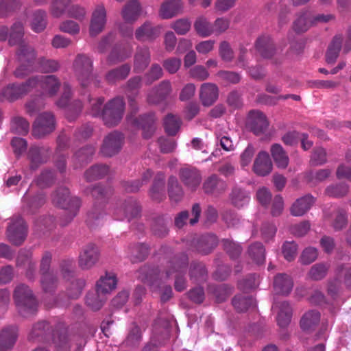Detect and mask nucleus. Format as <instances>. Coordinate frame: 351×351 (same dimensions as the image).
I'll list each match as a JSON object with an SVG mask.
<instances>
[{"label":"nucleus","mask_w":351,"mask_h":351,"mask_svg":"<svg viewBox=\"0 0 351 351\" xmlns=\"http://www.w3.org/2000/svg\"><path fill=\"white\" fill-rule=\"evenodd\" d=\"M33 88L40 90L43 97H52L58 90L60 82L54 75L32 77L25 84L8 86L5 90L4 97L14 100L31 91Z\"/></svg>","instance_id":"1"},{"label":"nucleus","mask_w":351,"mask_h":351,"mask_svg":"<svg viewBox=\"0 0 351 351\" xmlns=\"http://www.w3.org/2000/svg\"><path fill=\"white\" fill-rule=\"evenodd\" d=\"M53 202L65 210H69V215L66 221L61 222L62 226H65L70 222L76 215L77 212L80 206V201L76 197H70L69 191L66 188H61L53 195Z\"/></svg>","instance_id":"2"},{"label":"nucleus","mask_w":351,"mask_h":351,"mask_svg":"<svg viewBox=\"0 0 351 351\" xmlns=\"http://www.w3.org/2000/svg\"><path fill=\"white\" fill-rule=\"evenodd\" d=\"M124 108L125 103L121 97H116L109 101L101 113L105 125L108 127L117 125L123 117Z\"/></svg>","instance_id":"3"},{"label":"nucleus","mask_w":351,"mask_h":351,"mask_svg":"<svg viewBox=\"0 0 351 351\" xmlns=\"http://www.w3.org/2000/svg\"><path fill=\"white\" fill-rule=\"evenodd\" d=\"M44 0H36L38 3H41ZM71 0H55L51 8V12L53 16L60 17L66 14L67 16L81 20L86 14L84 8L79 6H69Z\"/></svg>","instance_id":"4"},{"label":"nucleus","mask_w":351,"mask_h":351,"mask_svg":"<svg viewBox=\"0 0 351 351\" xmlns=\"http://www.w3.org/2000/svg\"><path fill=\"white\" fill-rule=\"evenodd\" d=\"M74 71L80 85L86 87L93 80L92 60L86 56L78 55L74 62Z\"/></svg>","instance_id":"5"},{"label":"nucleus","mask_w":351,"mask_h":351,"mask_svg":"<svg viewBox=\"0 0 351 351\" xmlns=\"http://www.w3.org/2000/svg\"><path fill=\"white\" fill-rule=\"evenodd\" d=\"M14 298L20 311L33 313L37 306V302L33 297L32 293L27 286L19 285L16 287Z\"/></svg>","instance_id":"6"},{"label":"nucleus","mask_w":351,"mask_h":351,"mask_svg":"<svg viewBox=\"0 0 351 351\" xmlns=\"http://www.w3.org/2000/svg\"><path fill=\"white\" fill-rule=\"evenodd\" d=\"M333 19L330 14H317L312 16L309 12L300 15L293 23V29L298 32L306 31L311 25L319 23H326Z\"/></svg>","instance_id":"7"},{"label":"nucleus","mask_w":351,"mask_h":351,"mask_svg":"<svg viewBox=\"0 0 351 351\" xmlns=\"http://www.w3.org/2000/svg\"><path fill=\"white\" fill-rule=\"evenodd\" d=\"M130 106L132 109L131 113L127 117V121L134 126L141 128L143 130V136L148 138L151 136L154 131V123L155 122V117L154 114L141 117L139 120L134 118L133 113L135 112L134 104L132 100L130 101Z\"/></svg>","instance_id":"8"},{"label":"nucleus","mask_w":351,"mask_h":351,"mask_svg":"<svg viewBox=\"0 0 351 351\" xmlns=\"http://www.w3.org/2000/svg\"><path fill=\"white\" fill-rule=\"evenodd\" d=\"M99 249L93 243L86 245L79 256V266L83 269H89L99 261Z\"/></svg>","instance_id":"9"},{"label":"nucleus","mask_w":351,"mask_h":351,"mask_svg":"<svg viewBox=\"0 0 351 351\" xmlns=\"http://www.w3.org/2000/svg\"><path fill=\"white\" fill-rule=\"evenodd\" d=\"M27 235V226L23 219L19 217L13 218L8 228V237L14 245H21Z\"/></svg>","instance_id":"10"},{"label":"nucleus","mask_w":351,"mask_h":351,"mask_svg":"<svg viewBox=\"0 0 351 351\" xmlns=\"http://www.w3.org/2000/svg\"><path fill=\"white\" fill-rule=\"evenodd\" d=\"M55 128L54 117L51 113L41 114L36 120L33 127V134L40 138Z\"/></svg>","instance_id":"11"},{"label":"nucleus","mask_w":351,"mask_h":351,"mask_svg":"<svg viewBox=\"0 0 351 351\" xmlns=\"http://www.w3.org/2000/svg\"><path fill=\"white\" fill-rule=\"evenodd\" d=\"M123 142V135L118 132L109 134L104 139L101 152L104 156H112L121 149Z\"/></svg>","instance_id":"12"},{"label":"nucleus","mask_w":351,"mask_h":351,"mask_svg":"<svg viewBox=\"0 0 351 351\" xmlns=\"http://www.w3.org/2000/svg\"><path fill=\"white\" fill-rule=\"evenodd\" d=\"M51 261V255L49 253H45L41 260V285L45 291H51L56 285L53 273L49 271Z\"/></svg>","instance_id":"13"},{"label":"nucleus","mask_w":351,"mask_h":351,"mask_svg":"<svg viewBox=\"0 0 351 351\" xmlns=\"http://www.w3.org/2000/svg\"><path fill=\"white\" fill-rule=\"evenodd\" d=\"M273 165L269 155L265 151H261L256 155L252 170L258 176H266L272 171Z\"/></svg>","instance_id":"14"},{"label":"nucleus","mask_w":351,"mask_h":351,"mask_svg":"<svg viewBox=\"0 0 351 351\" xmlns=\"http://www.w3.org/2000/svg\"><path fill=\"white\" fill-rule=\"evenodd\" d=\"M248 125L256 135H260L266 131L269 123L263 112L253 110L248 115Z\"/></svg>","instance_id":"15"},{"label":"nucleus","mask_w":351,"mask_h":351,"mask_svg":"<svg viewBox=\"0 0 351 351\" xmlns=\"http://www.w3.org/2000/svg\"><path fill=\"white\" fill-rule=\"evenodd\" d=\"M106 22V12L101 5L97 6L93 12L90 33L95 36L100 33L104 28Z\"/></svg>","instance_id":"16"},{"label":"nucleus","mask_w":351,"mask_h":351,"mask_svg":"<svg viewBox=\"0 0 351 351\" xmlns=\"http://www.w3.org/2000/svg\"><path fill=\"white\" fill-rule=\"evenodd\" d=\"M272 311L277 313V322L280 327H285L289 324L291 308L287 302H275L272 306Z\"/></svg>","instance_id":"17"},{"label":"nucleus","mask_w":351,"mask_h":351,"mask_svg":"<svg viewBox=\"0 0 351 351\" xmlns=\"http://www.w3.org/2000/svg\"><path fill=\"white\" fill-rule=\"evenodd\" d=\"M180 176L186 186L191 191H195L201 182L200 173L195 169L184 168L180 171Z\"/></svg>","instance_id":"18"},{"label":"nucleus","mask_w":351,"mask_h":351,"mask_svg":"<svg viewBox=\"0 0 351 351\" xmlns=\"http://www.w3.org/2000/svg\"><path fill=\"white\" fill-rule=\"evenodd\" d=\"M217 86L212 83H204L200 88V99L204 106H211L218 98Z\"/></svg>","instance_id":"19"},{"label":"nucleus","mask_w":351,"mask_h":351,"mask_svg":"<svg viewBox=\"0 0 351 351\" xmlns=\"http://www.w3.org/2000/svg\"><path fill=\"white\" fill-rule=\"evenodd\" d=\"M315 200L310 195L298 199L291 206L290 211L293 216H302L306 213L314 204Z\"/></svg>","instance_id":"20"},{"label":"nucleus","mask_w":351,"mask_h":351,"mask_svg":"<svg viewBox=\"0 0 351 351\" xmlns=\"http://www.w3.org/2000/svg\"><path fill=\"white\" fill-rule=\"evenodd\" d=\"M141 8L137 1H129L123 8L121 16L123 19L127 23H132L140 16Z\"/></svg>","instance_id":"21"},{"label":"nucleus","mask_w":351,"mask_h":351,"mask_svg":"<svg viewBox=\"0 0 351 351\" xmlns=\"http://www.w3.org/2000/svg\"><path fill=\"white\" fill-rule=\"evenodd\" d=\"M117 278L113 274L106 273L97 281L96 288L99 294L106 295L116 288Z\"/></svg>","instance_id":"22"},{"label":"nucleus","mask_w":351,"mask_h":351,"mask_svg":"<svg viewBox=\"0 0 351 351\" xmlns=\"http://www.w3.org/2000/svg\"><path fill=\"white\" fill-rule=\"evenodd\" d=\"M182 8L180 0H167L160 7V16L163 19H168L176 16Z\"/></svg>","instance_id":"23"},{"label":"nucleus","mask_w":351,"mask_h":351,"mask_svg":"<svg viewBox=\"0 0 351 351\" xmlns=\"http://www.w3.org/2000/svg\"><path fill=\"white\" fill-rule=\"evenodd\" d=\"M17 337V330L15 327H9L0 333V351H7L14 344Z\"/></svg>","instance_id":"24"},{"label":"nucleus","mask_w":351,"mask_h":351,"mask_svg":"<svg viewBox=\"0 0 351 351\" xmlns=\"http://www.w3.org/2000/svg\"><path fill=\"white\" fill-rule=\"evenodd\" d=\"M140 213V207L135 202H131L124 205V206L116 209L114 215L117 219L123 220L131 219L136 217Z\"/></svg>","instance_id":"25"},{"label":"nucleus","mask_w":351,"mask_h":351,"mask_svg":"<svg viewBox=\"0 0 351 351\" xmlns=\"http://www.w3.org/2000/svg\"><path fill=\"white\" fill-rule=\"evenodd\" d=\"M161 28L159 26L153 27L149 23H145L136 32V38L139 40H149L160 35Z\"/></svg>","instance_id":"26"},{"label":"nucleus","mask_w":351,"mask_h":351,"mask_svg":"<svg viewBox=\"0 0 351 351\" xmlns=\"http://www.w3.org/2000/svg\"><path fill=\"white\" fill-rule=\"evenodd\" d=\"M274 287L278 293L287 295L293 288L292 279L287 275L278 274L274 278Z\"/></svg>","instance_id":"27"},{"label":"nucleus","mask_w":351,"mask_h":351,"mask_svg":"<svg viewBox=\"0 0 351 351\" xmlns=\"http://www.w3.org/2000/svg\"><path fill=\"white\" fill-rule=\"evenodd\" d=\"M171 91V85L169 81L162 82L159 86L153 90L148 95L147 100L149 103L156 104L169 95Z\"/></svg>","instance_id":"28"},{"label":"nucleus","mask_w":351,"mask_h":351,"mask_svg":"<svg viewBox=\"0 0 351 351\" xmlns=\"http://www.w3.org/2000/svg\"><path fill=\"white\" fill-rule=\"evenodd\" d=\"M256 49L265 58L271 57L274 53V44L269 36H263L256 43Z\"/></svg>","instance_id":"29"},{"label":"nucleus","mask_w":351,"mask_h":351,"mask_svg":"<svg viewBox=\"0 0 351 351\" xmlns=\"http://www.w3.org/2000/svg\"><path fill=\"white\" fill-rule=\"evenodd\" d=\"M31 168L36 169L39 165L47 161L48 150L43 147H33L29 152Z\"/></svg>","instance_id":"30"},{"label":"nucleus","mask_w":351,"mask_h":351,"mask_svg":"<svg viewBox=\"0 0 351 351\" xmlns=\"http://www.w3.org/2000/svg\"><path fill=\"white\" fill-rule=\"evenodd\" d=\"M271 154L278 168L285 169L289 165V157L280 145L274 144L271 147Z\"/></svg>","instance_id":"31"},{"label":"nucleus","mask_w":351,"mask_h":351,"mask_svg":"<svg viewBox=\"0 0 351 351\" xmlns=\"http://www.w3.org/2000/svg\"><path fill=\"white\" fill-rule=\"evenodd\" d=\"M203 188L206 193L218 194L226 189V184L215 176H212L205 181Z\"/></svg>","instance_id":"32"},{"label":"nucleus","mask_w":351,"mask_h":351,"mask_svg":"<svg viewBox=\"0 0 351 351\" xmlns=\"http://www.w3.org/2000/svg\"><path fill=\"white\" fill-rule=\"evenodd\" d=\"M320 314L315 311L306 313L300 320V327L304 331L308 332L312 330L319 322Z\"/></svg>","instance_id":"33"},{"label":"nucleus","mask_w":351,"mask_h":351,"mask_svg":"<svg viewBox=\"0 0 351 351\" xmlns=\"http://www.w3.org/2000/svg\"><path fill=\"white\" fill-rule=\"evenodd\" d=\"M194 28L197 34L202 37H208L214 34L213 25L204 16H199L196 19Z\"/></svg>","instance_id":"34"},{"label":"nucleus","mask_w":351,"mask_h":351,"mask_svg":"<svg viewBox=\"0 0 351 351\" xmlns=\"http://www.w3.org/2000/svg\"><path fill=\"white\" fill-rule=\"evenodd\" d=\"M150 60V54L147 48L138 49L134 59V70L141 72L148 65Z\"/></svg>","instance_id":"35"},{"label":"nucleus","mask_w":351,"mask_h":351,"mask_svg":"<svg viewBox=\"0 0 351 351\" xmlns=\"http://www.w3.org/2000/svg\"><path fill=\"white\" fill-rule=\"evenodd\" d=\"M343 42L341 36H335L328 47L326 55V62L329 64L333 63L338 57L341 45Z\"/></svg>","instance_id":"36"},{"label":"nucleus","mask_w":351,"mask_h":351,"mask_svg":"<svg viewBox=\"0 0 351 351\" xmlns=\"http://www.w3.org/2000/svg\"><path fill=\"white\" fill-rule=\"evenodd\" d=\"M232 304L234 308L240 312L245 311L250 308H255L256 306V300L250 297L236 296L232 300Z\"/></svg>","instance_id":"37"},{"label":"nucleus","mask_w":351,"mask_h":351,"mask_svg":"<svg viewBox=\"0 0 351 351\" xmlns=\"http://www.w3.org/2000/svg\"><path fill=\"white\" fill-rule=\"evenodd\" d=\"M181 121L179 117L168 114L164 120L166 132L169 135H175L180 127Z\"/></svg>","instance_id":"38"},{"label":"nucleus","mask_w":351,"mask_h":351,"mask_svg":"<svg viewBox=\"0 0 351 351\" xmlns=\"http://www.w3.org/2000/svg\"><path fill=\"white\" fill-rule=\"evenodd\" d=\"M169 193L170 199L175 202H179L183 196L182 189L175 177H171L169 180Z\"/></svg>","instance_id":"39"},{"label":"nucleus","mask_w":351,"mask_h":351,"mask_svg":"<svg viewBox=\"0 0 351 351\" xmlns=\"http://www.w3.org/2000/svg\"><path fill=\"white\" fill-rule=\"evenodd\" d=\"M109 171V168L105 165H98L93 166L85 173L86 178L88 180L99 179L106 175Z\"/></svg>","instance_id":"40"},{"label":"nucleus","mask_w":351,"mask_h":351,"mask_svg":"<svg viewBox=\"0 0 351 351\" xmlns=\"http://www.w3.org/2000/svg\"><path fill=\"white\" fill-rule=\"evenodd\" d=\"M106 295L96 293H88L86 298V302L93 310H99L104 304Z\"/></svg>","instance_id":"41"},{"label":"nucleus","mask_w":351,"mask_h":351,"mask_svg":"<svg viewBox=\"0 0 351 351\" xmlns=\"http://www.w3.org/2000/svg\"><path fill=\"white\" fill-rule=\"evenodd\" d=\"M231 201L237 207H242L250 201V197L247 193L239 189L233 190L231 195Z\"/></svg>","instance_id":"42"},{"label":"nucleus","mask_w":351,"mask_h":351,"mask_svg":"<svg viewBox=\"0 0 351 351\" xmlns=\"http://www.w3.org/2000/svg\"><path fill=\"white\" fill-rule=\"evenodd\" d=\"M250 256L256 262L257 264H262L265 261V249L260 243H256L250 246L249 250Z\"/></svg>","instance_id":"43"},{"label":"nucleus","mask_w":351,"mask_h":351,"mask_svg":"<svg viewBox=\"0 0 351 351\" xmlns=\"http://www.w3.org/2000/svg\"><path fill=\"white\" fill-rule=\"evenodd\" d=\"M163 180L164 176L162 175L160 180L154 182L150 191V195L153 199L160 201L165 197V185Z\"/></svg>","instance_id":"44"},{"label":"nucleus","mask_w":351,"mask_h":351,"mask_svg":"<svg viewBox=\"0 0 351 351\" xmlns=\"http://www.w3.org/2000/svg\"><path fill=\"white\" fill-rule=\"evenodd\" d=\"M130 70V68L128 65H123L119 69L110 71L106 76L107 80L112 82L117 80L124 79L128 76Z\"/></svg>","instance_id":"45"},{"label":"nucleus","mask_w":351,"mask_h":351,"mask_svg":"<svg viewBox=\"0 0 351 351\" xmlns=\"http://www.w3.org/2000/svg\"><path fill=\"white\" fill-rule=\"evenodd\" d=\"M45 13L42 11H38L35 13L33 21L32 23V28L36 32L43 31L46 26Z\"/></svg>","instance_id":"46"},{"label":"nucleus","mask_w":351,"mask_h":351,"mask_svg":"<svg viewBox=\"0 0 351 351\" xmlns=\"http://www.w3.org/2000/svg\"><path fill=\"white\" fill-rule=\"evenodd\" d=\"M29 128L28 122L22 117H16L12 121V128L16 133L25 134L27 133Z\"/></svg>","instance_id":"47"},{"label":"nucleus","mask_w":351,"mask_h":351,"mask_svg":"<svg viewBox=\"0 0 351 351\" xmlns=\"http://www.w3.org/2000/svg\"><path fill=\"white\" fill-rule=\"evenodd\" d=\"M191 22L186 19L177 20L171 25V27L180 35L186 34L191 29Z\"/></svg>","instance_id":"48"},{"label":"nucleus","mask_w":351,"mask_h":351,"mask_svg":"<svg viewBox=\"0 0 351 351\" xmlns=\"http://www.w3.org/2000/svg\"><path fill=\"white\" fill-rule=\"evenodd\" d=\"M255 149L252 145H248L240 156V163L242 167L248 166L254 156Z\"/></svg>","instance_id":"49"},{"label":"nucleus","mask_w":351,"mask_h":351,"mask_svg":"<svg viewBox=\"0 0 351 351\" xmlns=\"http://www.w3.org/2000/svg\"><path fill=\"white\" fill-rule=\"evenodd\" d=\"M190 76L199 81H204L208 78L209 73L207 69L202 66L197 65L189 71Z\"/></svg>","instance_id":"50"},{"label":"nucleus","mask_w":351,"mask_h":351,"mask_svg":"<svg viewBox=\"0 0 351 351\" xmlns=\"http://www.w3.org/2000/svg\"><path fill=\"white\" fill-rule=\"evenodd\" d=\"M23 35V27L21 23H16L13 25L10 33L9 43L14 45L16 40H19Z\"/></svg>","instance_id":"51"},{"label":"nucleus","mask_w":351,"mask_h":351,"mask_svg":"<svg viewBox=\"0 0 351 351\" xmlns=\"http://www.w3.org/2000/svg\"><path fill=\"white\" fill-rule=\"evenodd\" d=\"M147 254V248L145 245H138L132 248L131 254L129 255L132 261H141L144 259Z\"/></svg>","instance_id":"52"},{"label":"nucleus","mask_w":351,"mask_h":351,"mask_svg":"<svg viewBox=\"0 0 351 351\" xmlns=\"http://www.w3.org/2000/svg\"><path fill=\"white\" fill-rule=\"evenodd\" d=\"M327 270L328 267L325 265H315L309 271V276L313 280H320L326 276Z\"/></svg>","instance_id":"53"},{"label":"nucleus","mask_w":351,"mask_h":351,"mask_svg":"<svg viewBox=\"0 0 351 351\" xmlns=\"http://www.w3.org/2000/svg\"><path fill=\"white\" fill-rule=\"evenodd\" d=\"M216 136L220 141L221 147L226 151H231L234 149V144L232 139L226 132H222L218 130H216Z\"/></svg>","instance_id":"54"},{"label":"nucleus","mask_w":351,"mask_h":351,"mask_svg":"<svg viewBox=\"0 0 351 351\" xmlns=\"http://www.w3.org/2000/svg\"><path fill=\"white\" fill-rule=\"evenodd\" d=\"M219 55L226 62H230L234 58V53L228 43L223 41L219 45Z\"/></svg>","instance_id":"55"},{"label":"nucleus","mask_w":351,"mask_h":351,"mask_svg":"<svg viewBox=\"0 0 351 351\" xmlns=\"http://www.w3.org/2000/svg\"><path fill=\"white\" fill-rule=\"evenodd\" d=\"M282 253L288 261L293 260L297 254V245L293 242H286L282 247Z\"/></svg>","instance_id":"56"},{"label":"nucleus","mask_w":351,"mask_h":351,"mask_svg":"<svg viewBox=\"0 0 351 351\" xmlns=\"http://www.w3.org/2000/svg\"><path fill=\"white\" fill-rule=\"evenodd\" d=\"M181 66V60L177 58H171L166 60L163 63V66L169 73H176Z\"/></svg>","instance_id":"57"},{"label":"nucleus","mask_w":351,"mask_h":351,"mask_svg":"<svg viewBox=\"0 0 351 351\" xmlns=\"http://www.w3.org/2000/svg\"><path fill=\"white\" fill-rule=\"evenodd\" d=\"M317 257V250L314 247L306 248L301 256V261L304 264H310Z\"/></svg>","instance_id":"58"},{"label":"nucleus","mask_w":351,"mask_h":351,"mask_svg":"<svg viewBox=\"0 0 351 351\" xmlns=\"http://www.w3.org/2000/svg\"><path fill=\"white\" fill-rule=\"evenodd\" d=\"M223 246L227 252L233 258L240 254L241 247L239 244L234 243L230 240L226 239L223 241Z\"/></svg>","instance_id":"59"},{"label":"nucleus","mask_w":351,"mask_h":351,"mask_svg":"<svg viewBox=\"0 0 351 351\" xmlns=\"http://www.w3.org/2000/svg\"><path fill=\"white\" fill-rule=\"evenodd\" d=\"M162 75V70L160 66L158 64H154L149 72L145 77V81L147 84H150L155 80H158Z\"/></svg>","instance_id":"60"},{"label":"nucleus","mask_w":351,"mask_h":351,"mask_svg":"<svg viewBox=\"0 0 351 351\" xmlns=\"http://www.w3.org/2000/svg\"><path fill=\"white\" fill-rule=\"evenodd\" d=\"M326 161V153L322 148L316 149L311 159V162L314 165H322Z\"/></svg>","instance_id":"61"},{"label":"nucleus","mask_w":351,"mask_h":351,"mask_svg":"<svg viewBox=\"0 0 351 351\" xmlns=\"http://www.w3.org/2000/svg\"><path fill=\"white\" fill-rule=\"evenodd\" d=\"M215 40H208L199 43L195 46V49L199 53L206 54L214 49Z\"/></svg>","instance_id":"62"},{"label":"nucleus","mask_w":351,"mask_h":351,"mask_svg":"<svg viewBox=\"0 0 351 351\" xmlns=\"http://www.w3.org/2000/svg\"><path fill=\"white\" fill-rule=\"evenodd\" d=\"M59 64L53 60H43L40 62V69L43 72H53L58 70Z\"/></svg>","instance_id":"63"},{"label":"nucleus","mask_w":351,"mask_h":351,"mask_svg":"<svg viewBox=\"0 0 351 351\" xmlns=\"http://www.w3.org/2000/svg\"><path fill=\"white\" fill-rule=\"evenodd\" d=\"M60 29L61 31L70 34H77L80 31L78 24L73 21H66L62 23L60 26Z\"/></svg>","instance_id":"64"}]
</instances>
